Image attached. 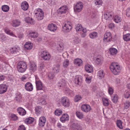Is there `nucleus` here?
Instances as JSON below:
<instances>
[{"instance_id":"nucleus-31","label":"nucleus","mask_w":130,"mask_h":130,"mask_svg":"<svg viewBox=\"0 0 130 130\" xmlns=\"http://www.w3.org/2000/svg\"><path fill=\"white\" fill-rule=\"evenodd\" d=\"M21 22L18 19H15L13 20L11 23L12 25L14 27H17L20 25Z\"/></svg>"},{"instance_id":"nucleus-49","label":"nucleus","mask_w":130,"mask_h":130,"mask_svg":"<svg viewBox=\"0 0 130 130\" xmlns=\"http://www.w3.org/2000/svg\"><path fill=\"white\" fill-rule=\"evenodd\" d=\"M94 3L95 5H98L100 7L102 5L103 2L102 0H95Z\"/></svg>"},{"instance_id":"nucleus-35","label":"nucleus","mask_w":130,"mask_h":130,"mask_svg":"<svg viewBox=\"0 0 130 130\" xmlns=\"http://www.w3.org/2000/svg\"><path fill=\"white\" fill-rule=\"evenodd\" d=\"M25 21L27 23L31 24H35L34 20L31 18L29 17H26L25 19Z\"/></svg>"},{"instance_id":"nucleus-14","label":"nucleus","mask_w":130,"mask_h":130,"mask_svg":"<svg viewBox=\"0 0 130 130\" xmlns=\"http://www.w3.org/2000/svg\"><path fill=\"white\" fill-rule=\"evenodd\" d=\"M36 84L37 90H41L42 89L43 87V84L40 80L37 78H36Z\"/></svg>"},{"instance_id":"nucleus-20","label":"nucleus","mask_w":130,"mask_h":130,"mask_svg":"<svg viewBox=\"0 0 130 130\" xmlns=\"http://www.w3.org/2000/svg\"><path fill=\"white\" fill-rule=\"evenodd\" d=\"M33 44L30 41L26 42L24 45V48L25 50H29L31 49L33 47Z\"/></svg>"},{"instance_id":"nucleus-47","label":"nucleus","mask_w":130,"mask_h":130,"mask_svg":"<svg viewBox=\"0 0 130 130\" xmlns=\"http://www.w3.org/2000/svg\"><path fill=\"white\" fill-rule=\"evenodd\" d=\"M76 115L77 117L79 119H81L84 118V115L83 113L79 111H77L76 112Z\"/></svg>"},{"instance_id":"nucleus-21","label":"nucleus","mask_w":130,"mask_h":130,"mask_svg":"<svg viewBox=\"0 0 130 130\" xmlns=\"http://www.w3.org/2000/svg\"><path fill=\"white\" fill-rule=\"evenodd\" d=\"M8 87L7 85L4 84L0 85V94L5 93L7 91Z\"/></svg>"},{"instance_id":"nucleus-12","label":"nucleus","mask_w":130,"mask_h":130,"mask_svg":"<svg viewBox=\"0 0 130 130\" xmlns=\"http://www.w3.org/2000/svg\"><path fill=\"white\" fill-rule=\"evenodd\" d=\"M81 109L83 111L87 113L90 111L91 109V108L89 105L87 104H85L81 106Z\"/></svg>"},{"instance_id":"nucleus-41","label":"nucleus","mask_w":130,"mask_h":130,"mask_svg":"<svg viewBox=\"0 0 130 130\" xmlns=\"http://www.w3.org/2000/svg\"><path fill=\"white\" fill-rule=\"evenodd\" d=\"M113 17V20L116 23H118L121 21L122 19L120 16L116 15Z\"/></svg>"},{"instance_id":"nucleus-17","label":"nucleus","mask_w":130,"mask_h":130,"mask_svg":"<svg viewBox=\"0 0 130 130\" xmlns=\"http://www.w3.org/2000/svg\"><path fill=\"white\" fill-rule=\"evenodd\" d=\"M68 11V8L66 6H63L60 7L58 10L59 14H64Z\"/></svg>"},{"instance_id":"nucleus-34","label":"nucleus","mask_w":130,"mask_h":130,"mask_svg":"<svg viewBox=\"0 0 130 130\" xmlns=\"http://www.w3.org/2000/svg\"><path fill=\"white\" fill-rule=\"evenodd\" d=\"M39 70L41 73H43L45 72V68L43 63L40 64L39 66Z\"/></svg>"},{"instance_id":"nucleus-7","label":"nucleus","mask_w":130,"mask_h":130,"mask_svg":"<svg viewBox=\"0 0 130 130\" xmlns=\"http://www.w3.org/2000/svg\"><path fill=\"white\" fill-rule=\"evenodd\" d=\"M35 15L36 18L39 20H42L43 19L44 17L43 12L40 9H39L35 11Z\"/></svg>"},{"instance_id":"nucleus-23","label":"nucleus","mask_w":130,"mask_h":130,"mask_svg":"<svg viewBox=\"0 0 130 130\" xmlns=\"http://www.w3.org/2000/svg\"><path fill=\"white\" fill-rule=\"evenodd\" d=\"M67 84V82L64 79H61L59 82L58 86L59 88L64 87Z\"/></svg>"},{"instance_id":"nucleus-10","label":"nucleus","mask_w":130,"mask_h":130,"mask_svg":"<svg viewBox=\"0 0 130 130\" xmlns=\"http://www.w3.org/2000/svg\"><path fill=\"white\" fill-rule=\"evenodd\" d=\"M112 39V36L111 33L107 32L104 35V41L105 43L110 41Z\"/></svg>"},{"instance_id":"nucleus-36","label":"nucleus","mask_w":130,"mask_h":130,"mask_svg":"<svg viewBox=\"0 0 130 130\" xmlns=\"http://www.w3.org/2000/svg\"><path fill=\"white\" fill-rule=\"evenodd\" d=\"M105 75L103 70H101L98 71L97 74V77L100 79H101L103 78Z\"/></svg>"},{"instance_id":"nucleus-30","label":"nucleus","mask_w":130,"mask_h":130,"mask_svg":"<svg viewBox=\"0 0 130 130\" xmlns=\"http://www.w3.org/2000/svg\"><path fill=\"white\" fill-rule=\"evenodd\" d=\"M64 92L66 94L73 96L74 94V92L72 90H70L68 88L65 87L63 89Z\"/></svg>"},{"instance_id":"nucleus-5","label":"nucleus","mask_w":130,"mask_h":130,"mask_svg":"<svg viewBox=\"0 0 130 130\" xmlns=\"http://www.w3.org/2000/svg\"><path fill=\"white\" fill-rule=\"evenodd\" d=\"M40 56L42 59L47 61H49L51 57V55L49 53L46 51H43L41 52Z\"/></svg>"},{"instance_id":"nucleus-18","label":"nucleus","mask_w":130,"mask_h":130,"mask_svg":"<svg viewBox=\"0 0 130 130\" xmlns=\"http://www.w3.org/2000/svg\"><path fill=\"white\" fill-rule=\"evenodd\" d=\"M72 43L74 45H77L80 43L81 40L78 36H74L72 39Z\"/></svg>"},{"instance_id":"nucleus-1","label":"nucleus","mask_w":130,"mask_h":130,"mask_svg":"<svg viewBox=\"0 0 130 130\" xmlns=\"http://www.w3.org/2000/svg\"><path fill=\"white\" fill-rule=\"evenodd\" d=\"M110 68L112 73L115 75L119 74L121 70V67L119 64L118 63L115 62L111 63Z\"/></svg>"},{"instance_id":"nucleus-13","label":"nucleus","mask_w":130,"mask_h":130,"mask_svg":"<svg viewBox=\"0 0 130 130\" xmlns=\"http://www.w3.org/2000/svg\"><path fill=\"white\" fill-rule=\"evenodd\" d=\"M113 17V14L111 12L107 11L104 14V19L107 21L112 20Z\"/></svg>"},{"instance_id":"nucleus-8","label":"nucleus","mask_w":130,"mask_h":130,"mask_svg":"<svg viewBox=\"0 0 130 130\" xmlns=\"http://www.w3.org/2000/svg\"><path fill=\"white\" fill-rule=\"evenodd\" d=\"M95 64L97 66H101L103 61V57L101 55H98L93 59Z\"/></svg>"},{"instance_id":"nucleus-11","label":"nucleus","mask_w":130,"mask_h":130,"mask_svg":"<svg viewBox=\"0 0 130 130\" xmlns=\"http://www.w3.org/2000/svg\"><path fill=\"white\" fill-rule=\"evenodd\" d=\"M83 81V77L80 75H76L74 80V82L76 85H79L81 84Z\"/></svg>"},{"instance_id":"nucleus-55","label":"nucleus","mask_w":130,"mask_h":130,"mask_svg":"<svg viewBox=\"0 0 130 130\" xmlns=\"http://www.w3.org/2000/svg\"><path fill=\"white\" fill-rule=\"evenodd\" d=\"M62 113V110L60 109H57L55 111V114L57 116H59Z\"/></svg>"},{"instance_id":"nucleus-27","label":"nucleus","mask_w":130,"mask_h":130,"mask_svg":"<svg viewBox=\"0 0 130 130\" xmlns=\"http://www.w3.org/2000/svg\"><path fill=\"white\" fill-rule=\"evenodd\" d=\"M0 60L3 62L1 64H0L2 66V68H5L6 66V65H8V62L7 60H6V58L5 57H0Z\"/></svg>"},{"instance_id":"nucleus-42","label":"nucleus","mask_w":130,"mask_h":130,"mask_svg":"<svg viewBox=\"0 0 130 130\" xmlns=\"http://www.w3.org/2000/svg\"><path fill=\"white\" fill-rule=\"evenodd\" d=\"M103 104L104 106H107L109 105V100L106 98H104L102 99Z\"/></svg>"},{"instance_id":"nucleus-39","label":"nucleus","mask_w":130,"mask_h":130,"mask_svg":"<svg viewBox=\"0 0 130 130\" xmlns=\"http://www.w3.org/2000/svg\"><path fill=\"white\" fill-rule=\"evenodd\" d=\"M60 65L59 64H57L54 65L53 70L55 73H57L60 71Z\"/></svg>"},{"instance_id":"nucleus-24","label":"nucleus","mask_w":130,"mask_h":130,"mask_svg":"<svg viewBox=\"0 0 130 130\" xmlns=\"http://www.w3.org/2000/svg\"><path fill=\"white\" fill-rule=\"evenodd\" d=\"M69 116L66 113L63 114L60 118V120L62 123H64L66 121L69 120Z\"/></svg>"},{"instance_id":"nucleus-64","label":"nucleus","mask_w":130,"mask_h":130,"mask_svg":"<svg viewBox=\"0 0 130 130\" xmlns=\"http://www.w3.org/2000/svg\"><path fill=\"white\" fill-rule=\"evenodd\" d=\"M18 130H26V128L24 125H21L19 126Z\"/></svg>"},{"instance_id":"nucleus-37","label":"nucleus","mask_w":130,"mask_h":130,"mask_svg":"<svg viewBox=\"0 0 130 130\" xmlns=\"http://www.w3.org/2000/svg\"><path fill=\"white\" fill-rule=\"evenodd\" d=\"M38 36V34L37 32L33 31H30L28 34V36L31 38H37Z\"/></svg>"},{"instance_id":"nucleus-26","label":"nucleus","mask_w":130,"mask_h":130,"mask_svg":"<svg viewBox=\"0 0 130 130\" xmlns=\"http://www.w3.org/2000/svg\"><path fill=\"white\" fill-rule=\"evenodd\" d=\"M29 69L32 71L34 72L37 69V66L35 63L33 61H30L29 63Z\"/></svg>"},{"instance_id":"nucleus-51","label":"nucleus","mask_w":130,"mask_h":130,"mask_svg":"<svg viewBox=\"0 0 130 130\" xmlns=\"http://www.w3.org/2000/svg\"><path fill=\"white\" fill-rule=\"evenodd\" d=\"M123 39L125 41H128L130 40V34H127L123 36Z\"/></svg>"},{"instance_id":"nucleus-33","label":"nucleus","mask_w":130,"mask_h":130,"mask_svg":"<svg viewBox=\"0 0 130 130\" xmlns=\"http://www.w3.org/2000/svg\"><path fill=\"white\" fill-rule=\"evenodd\" d=\"M22 9L24 11L27 10L28 8V5L26 1H24L22 2L21 5Z\"/></svg>"},{"instance_id":"nucleus-56","label":"nucleus","mask_w":130,"mask_h":130,"mask_svg":"<svg viewBox=\"0 0 130 130\" xmlns=\"http://www.w3.org/2000/svg\"><path fill=\"white\" fill-rule=\"evenodd\" d=\"M112 101L114 103H116L118 101V96L117 94L114 95L113 97L112 98Z\"/></svg>"},{"instance_id":"nucleus-57","label":"nucleus","mask_w":130,"mask_h":130,"mask_svg":"<svg viewBox=\"0 0 130 130\" xmlns=\"http://www.w3.org/2000/svg\"><path fill=\"white\" fill-rule=\"evenodd\" d=\"M92 77V76H88L86 77L85 81L87 84H89L91 82V79Z\"/></svg>"},{"instance_id":"nucleus-52","label":"nucleus","mask_w":130,"mask_h":130,"mask_svg":"<svg viewBox=\"0 0 130 130\" xmlns=\"http://www.w3.org/2000/svg\"><path fill=\"white\" fill-rule=\"evenodd\" d=\"M127 90L124 93V97L125 98L128 99L130 97V91Z\"/></svg>"},{"instance_id":"nucleus-44","label":"nucleus","mask_w":130,"mask_h":130,"mask_svg":"<svg viewBox=\"0 0 130 130\" xmlns=\"http://www.w3.org/2000/svg\"><path fill=\"white\" fill-rule=\"evenodd\" d=\"M98 33L96 32H93L90 33L89 35L90 37L92 39L96 38L98 36Z\"/></svg>"},{"instance_id":"nucleus-48","label":"nucleus","mask_w":130,"mask_h":130,"mask_svg":"<svg viewBox=\"0 0 130 130\" xmlns=\"http://www.w3.org/2000/svg\"><path fill=\"white\" fill-rule=\"evenodd\" d=\"M1 8L2 10L4 12L8 11L9 9V7L8 5H6L2 6Z\"/></svg>"},{"instance_id":"nucleus-53","label":"nucleus","mask_w":130,"mask_h":130,"mask_svg":"<svg viewBox=\"0 0 130 130\" xmlns=\"http://www.w3.org/2000/svg\"><path fill=\"white\" fill-rule=\"evenodd\" d=\"M69 61L67 59L65 60L63 63V66L64 68H67L69 65Z\"/></svg>"},{"instance_id":"nucleus-60","label":"nucleus","mask_w":130,"mask_h":130,"mask_svg":"<svg viewBox=\"0 0 130 130\" xmlns=\"http://www.w3.org/2000/svg\"><path fill=\"white\" fill-rule=\"evenodd\" d=\"M108 91L109 94L111 95L113 93V90L112 87L109 86L108 88Z\"/></svg>"},{"instance_id":"nucleus-3","label":"nucleus","mask_w":130,"mask_h":130,"mask_svg":"<svg viewBox=\"0 0 130 130\" xmlns=\"http://www.w3.org/2000/svg\"><path fill=\"white\" fill-rule=\"evenodd\" d=\"M50 46H53L56 52L58 53H60L62 52L64 49V44L62 43H60L57 46L56 45V44L53 43H52V44L50 43L49 44Z\"/></svg>"},{"instance_id":"nucleus-9","label":"nucleus","mask_w":130,"mask_h":130,"mask_svg":"<svg viewBox=\"0 0 130 130\" xmlns=\"http://www.w3.org/2000/svg\"><path fill=\"white\" fill-rule=\"evenodd\" d=\"M72 28V25L70 22L68 21L62 26V31L65 32H69Z\"/></svg>"},{"instance_id":"nucleus-46","label":"nucleus","mask_w":130,"mask_h":130,"mask_svg":"<svg viewBox=\"0 0 130 130\" xmlns=\"http://www.w3.org/2000/svg\"><path fill=\"white\" fill-rule=\"evenodd\" d=\"M122 122L120 120H117L116 121V124L117 126L119 128L122 129L123 127L122 125Z\"/></svg>"},{"instance_id":"nucleus-59","label":"nucleus","mask_w":130,"mask_h":130,"mask_svg":"<svg viewBox=\"0 0 130 130\" xmlns=\"http://www.w3.org/2000/svg\"><path fill=\"white\" fill-rule=\"evenodd\" d=\"M82 98L81 96L79 95H76L74 98V101L75 102H78Z\"/></svg>"},{"instance_id":"nucleus-50","label":"nucleus","mask_w":130,"mask_h":130,"mask_svg":"<svg viewBox=\"0 0 130 130\" xmlns=\"http://www.w3.org/2000/svg\"><path fill=\"white\" fill-rule=\"evenodd\" d=\"M75 29L76 31H80L82 30L83 27L81 24H78L76 25Z\"/></svg>"},{"instance_id":"nucleus-25","label":"nucleus","mask_w":130,"mask_h":130,"mask_svg":"<svg viewBox=\"0 0 130 130\" xmlns=\"http://www.w3.org/2000/svg\"><path fill=\"white\" fill-rule=\"evenodd\" d=\"M74 63L75 64L78 66H82L83 64V61L78 58L75 59L74 61Z\"/></svg>"},{"instance_id":"nucleus-29","label":"nucleus","mask_w":130,"mask_h":130,"mask_svg":"<svg viewBox=\"0 0 130 130\" xmlns=\"http://www.w3.org/2000/svg\"><path fill=\"white\" fill-rule=\"evenodd\" d=\"M17 111L19 114L22 116L25 115L26 113L25 110L21 107L18 108L17 109Z\"/></svg>"},{"instance_id":"nucleus-28","label":"nucleus","mask_w":130,"mask_h":130,"mask_svg":"<svg viewBox=\"0 0 130 130\" xmlns=\"http://www.w3.org/2000/svg\"><path fill=\"white\" fill-rule=\"evenodd\" d=\"M81 129L80 125L78 124L74 123L72 125V130H81Z\"/></svg>"},{"instance_id":"nucleus-63","label":"nucleus","mask_w":130,"mask_h":130,"mask_svg":"<svg viewBox=\"0 0 130 130\" xmlns=\"http://www.w3.org/2000/svg\"><path fill=\"white\" fill-rule=\"evenodd\" d=\"M126 14L127 16L130 17V7L126 9Z\"/></svg>"},{"instance_id":"nucleus-4","label":"nucleus","mask_w":130,"mask_h":130,"mask_svg":"<svg viewBox=\"0 0 130 130\" xmlns=\"http://www.w3.org/2000/svg\"><path fill=\"white\" fill-rule=\"evenodd\" d=\"M17 68L19 72L23 73L27 69V65L25 62L20 61L18 63Z\"/></svg>"},{"instance_id":"nucleus-40","label":"nucleus","mask_w":130,"mask_h":130,"mask_svg":"<svg viewBox=\"0 0 130 130\" xmlns=\"http://www.w3.org/2000/svg\"><path fill=\"white\" fill-rule=\"evenodd\" d=\"M20 50L19 48V47H15L11 48L10 49V52L12 54H14L17 52H19Z\"/></svg>"},{"instance_id":"nucleus-15","label":"nucleus","mask_w":130,"mask_h":130,"mask_svg":"<svg viewBox=\"0 0 130 130\" xmlns=\"http://www.w3.org/2000/svg\"><path fill=\"white\" fill-rule=\"evenodd\" d=\"M57 27L56 24L53 23L49 24L47 26V29L52 32H55L57 30Z\"/></svg>"},{"instance_id":"nucleus-38","label":"nucleus","mask_w":130,"mask_h":130,"mask_svg":"<svg viewBox=\"0 0 130 130\" xmlns=\"http://www.w3.org/2000/svg\"><path fill=\"white\" fill-rule=\"evenodd\" d=\"M34 119L31 117L26 118L25 120V122L27 124H30L32 123L34 121Z\"/></svg>"},{"instance_id":"nucleus-62","label":"nucleus","mask_w":130,"mask_h":130,"mask_svg":"<svg viewBox=\"0 0 130 130\" xmlns=\"http://www.w3.org/2000/svg\"><path fill=\"white\" fill-rule=\"evenodd\" d=\"M10 116L12 120H16L18 119L17 117L14 114H11Z\"/></svg>"},{"instance_id":"nucleus-16","label":"nucleus","mask_w":130,"mask_h":130,"mask_svg":"<svg viewBox=\"0 0 130 130\" xmlns=\"http://www.w3.org/2000/svg\"><path fill=\"white\" fill-rule=\"evenodd\" d=\"M46 120L44 116L40 117L39 119V125L41 127H43L45 125Z\"/></svg>"},{"instance_id":"nucleus-45","label":"nucleus","mask_w":130,"mask_h":130,"mask_svg":"<svg viewBox=\"0 0 130 130\" xmlns=\"http://www.w3.org/2000/svg\"><path fill=\"white\" fill-rule=\"evenodd\" d=\"M5 31L6 33L10 36L13 37H17L10 30L7 28H5Z\"/></svg>"},{"instance_id":"nucleus-2","label":"nucleus","mask_w":130,"mask_h":130,"mask_svg":"<svg viewBox=\"0 0 130 130\" xmlns=\"http://www.w3.org/2000/svg\"><path fill=\"white\" fill-rule=\"evenodd\" d=\"M57 105L59 106L61 104L65 107H69L70 105V101L69 98L66 96H63L58 99L57 101Z\"/></svg>"},{"instance_id":"nucleus-54","label":"nucleus","mask_w":130,"mask_h":130,"mask_svg":"<svg viewBox=\"0 0 130 130\" xmlns=\"http://www.w3.org/2000/svg\"><path fill=\"white\" fill-rule=\"evenodd\" d=\"M35 110L37 114H40L42 110V108L40 106H37L35 108Z\"/></svg>"},{"instance_id":"nucleus-6","label":"nucleus","mask_w":130,"mask_h":130,"mask_svg":"<svg viewBox=\"0 0 130 130\" xmlns=\"http://www.w3.org/2000/svg\"><path fill=\"white\" fill-rule=\"evenodd\" d=\"M83 8V5L82 3L78 2L75 4L74 6V11L76 12H80Z\"/></svg>"},{"instance_id":"nucleus-61","label":"nucleus","mask_w":130,"mask_h":130,"mask_svg":"<svg viewBox=\"0 0 130 130\" xmlns=\"http://www.w3.org/2000/svg\"><path fill=\"white\" fill-rule=\"evenodd\" d=\"M48 77L49 79H52L54 77V75L53 73L50 72L48 74Z\"/></svg>"},{"instance_id":"nucleus-22","label":"nucleus","mask_w":130,"mask_h":130,"mask_svg":"<svg viewBox=\"0 0 130 130\" xmlns=\"http://www.w3.org/2000/svg\"><path fill=\"white\" fill-rule=\"evenodd\" d=\"M25 89L27 91H32L33 88V86L31 83L28 82L26 83L25 85Z\"/></svg>"},{"instance_id":"nucleus-32","label":"nucleus","mask_w":130,"mask_h":130,"mask_svg":"<svg viewBox=\"0 0 130 130\" xmlns=\"http://www.w3.org/2000/svg\"><path fill=\"white\" fill-rule=\"evenodd\" d=\"M109 52L110 55H114L117 54L118 51L116 48L112 47L109 48Z\"/></svg>"},{"instance_id":"nucleus-43","label":"nucleus","mask_w":130,"mask_h":130,"mask_svg":"<svg viewBox=\"0 0 130 130\" xmlns=\"http://www.w3.org/2000/svg\"><path fill=\"white\" fill-rule=\"evenodd\" d=\"M15 100L18 102H20L22 100L21 95L19 93L16 94Z\"/></svg>"},{"instance_id":"nucleus-19","label":"nucleus","mask_w":130,"mask_h":130,"mask_svg":"<svg viewBox=\"0 0 130 130\" xmlns=\"http://www.w3.org/2000/svg\"><path fill=\"white\" fill-rule=\"evenodd\" d=\"M85 68L86 71L88 73H91L93 71V67L91 65L89 64L85 65Z\"/></svg>"},{"instance_id":"nucleus-58","label":"nucleus","mask_w":130,"mask_h":130,"mask_svg":"<svg viewBox=\"0 0 130 130\" xmlns=\"http://www.w3.org/2000/svg\"><path fill=\"white\" fill-rule=\"evenodd\" d=\"M124 108L125 109L128 108L130 106V103L128 101H126L124 103Z\"/></svg>"}]
</instances>
